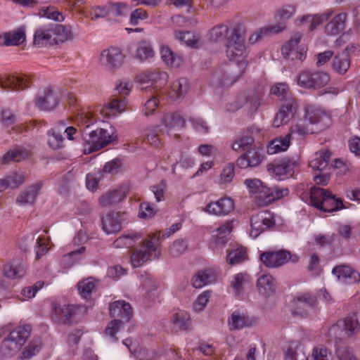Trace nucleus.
Instances as JSON below:
<instances>
[{"label": "nucleus", "mask_w": 360, "mask_h": 360, "mask_svg": "<svg viewBox=\"0 0 360 360\" xmlns=\"http://www.w3.org/2000/svg\"><path fill=\"white\" fill-rule=\"evenodd\" d=\"M210 39L214 42L224 41L226 54L228 58L245 71L247 66L248 47L243 30L238 26L229 27L220 24L214 27L209 32Z\"/></svg>", "instance_id": "obj_1"}, {"label": "nucleus", "mask_w": 360, "mask_h": 360, "mask_svg": "<svg viewBox=\"0 0 360 360\" xmlns=\"http://www.w3.org/2000/svg\"><path fill=\"white\" fill-rule=\"evenodd\" d=\"M157 239L155 236H149L142 240V236L139 233L129 232L117 238L112 245L116 248H134L139 243L131 255V263L133 267H139L148 260L158 257Z\"/></svg>", "instance_id": "obj_2"}, {"label": "nucleus", "mask_w": 360, "mask_h": 360, "mask_svg": "<svg viewBox=\"0 0 360 360\" xmlns=\"http://www.w3.org/2000/svg\"><path fill=\"white\" fill-rule=\"evenodd\" d=\"M117 139L115 130L98 128L90 132L83 134L84 152L85 154L97 151L112 143Z\"/></svg>", "instance_id": "obj_3"}, {"label": "nucleus", "mask_w": 360, "mask_h": 360, "mask_svg": "<svg viewBox=\"0 0 360 360\" xmlns=\"http://www.w3.org/2000/svg\"><path fill=\"white\" fill-rule=\"evenodd\" d=\"M30 335L29 326H19L12 330L1 343V352L6 357L15 355Z\"/></svg>", "instance_id": "obj_4"}, {"label": "nucleus", "mask_w": 360, "mask_h": 360, "mask_svg": "<svg viewBox=\"0 0 360 360\" xmlns=\"http://www.w3.org/2000/svg\"><path fill=\"white\" fill-rule=\"evenodd\" d=\"M310 198L313 205L323 212H331L343 208L341 199L335 198L329 191L321 188L312 187Z\"/></svg>", "instance_id": "obj_5"}, {"label": "nucleus", "mask_w": 360, "mask_h": 360, "mask_svg": "<svg viewBox=\"0 0 360 360\" xmlns=\"http://www.w3.org/2000/svg\"><path fill=\"white\" fill-rule=\"evenodd\" d=\"M303 34L300 32L294 34L292 37L285 42L281 48V54L291 60H304L307 55L306 47L301 44Z\"/></svg>", "instance_id": "obj_6"}, {"label": "nucleus", "mask_w": 360, "mask_h": 360, "mask_svg": "<svg viewBox=\"0 0 360 360\" xmlns=\"http://www.w3.org/2000/svg\"><path fill=\"white\" fill-rule=\"evenodd\" d=\"M261 262L269 268L280 267L290 260L293 262L298 261V257L295 255H292L287 250H281L274 252H264L260 255Z\"/></svg>", "instance_id": "obj_7"}, {"label": "nucleus", "mask_w": 360, "mask_h": 360, "mask_svg": "<svg viewBox=\"0 0 360 360\" xmlns=\"http://www.w3.org/2000/svg\"><path fill=\"white\" fill-rule=\"evenodd\" d=\"M275 224L274 215L271 212L264 210L253 214L250 219V235L257 238L263 231Z\"/></svg>", "instance_id": "obj_8"}, {"label": "nucleus", "mask_w": 360, "mask_h": 360, "mask_svg": "<svg viewBox=\"0 0 360 360\" xmlns=\"http://www.w3.org/2000/svg\"><path fill=\"white\" fill-rule=\"evenodd\" d=\"M62 25H47L37 28L34 33V44L38 46H46L56 42V33L64 31Z\"/></svg>", "instance_id": "obj_9"}, {"label": "nucleus", "mask_w": 360, "mask_h": 360, "mask_svg": "<svg viewBox=\"0 0 360 360\" xmlns=\"http://www.w3.org/2000/svg\"><path fill=\"white\" fill-rule=\"evenodd\" d=\"M124 58L125 56L120 48L111 46L102 51L99 62L108 70L115 71L123 65Z\"/></svg>", "instance_id": "obj_10"}, {"label": "nucleus", "mask_w": 360, "mask_h": 360, "mask_svg": "<svg viewBox=\"0 0 360 360\" xmlns=\"http://www.w3.org/2000/svg\"><path fill=\"white\" fill-rule=\"evenodd\" d=\"M304 118L316 132L324 130L330 124V117L322 110L312 105L305 108Z\"/></svg>", "instance_id": "obj_11"}, {"label": "nucleus", "mask_w": 360, "mask_h": 360, "mask_svg": "<svg viewBox=\"0 0 360 360\" xmlns=\"http://www.w3.org/2000/svg\"><path fill=\"white\" fill-rule=\"evenodd\" d=\"M60 100V93L51 87H48L39 94L35 99V105L44 111H52L58 106Z\"/></svg>", "instance_id": "obj_12"}, {"label": "nucleus", "mask_w": 360, "mask_h": 360, "mask_svg": "<svg viewBox=\"0 0 360 360\" xmlns=\"http://www.w3.org/2000/svg\"><path fill=\"white\" fill-rule=\"evenodd\" d=\"M251 197L254 198L257 205L263 207L267 205L270 188L266 186L263 182L258 179H246L245 181Z\"/></svg>", "instance_id": "obj_13"}, {"label": "nucleus", "mask_w": 360, "mask_h": 360, "mask_svg": "<svg viewBox=\"0 0 360 360\" xmlns=\"http://www.w3.org/2000/svg\"><path fill=\"white\" fill-rule=\"evenodd\" d=\"M31 84L30 78L25 75H0V87L7 90L20 91Z\"/></svg>", "instance_id": "obj_14"}, {"label": "nucleus", "mask_w": 360, "mask_h": 360, "mask_svg": "<svg viewBox=\"0 0 360 360\" xmlns=\"http://www.w3.org/2000/svg\"><path fill=\"white\" fill-rule=\"evenodd\" d=\"M297 104L294 98H287L281 105L273 120V125L278 127L287 123L296 113Z\"/></svg>", "instance_id": "obj_15"}, {"label": "nucleus", "mask_w": 360, "mask_h": 360, "mask_svg": "<svg viewBox=\"0 0 360 360\" xmlns=\"http://www.w3.org/2000/svg\"><path fill=\"white\" fill-rule=\"evenodd\" d=\"M234 210V202L229 197H223L216 201H211L204 209L209 214L224 217L228 215Z\"/></svg>", "instance_id": "obj_16"}, {"label": "nucleus", "mask_w": 360, "mask_h": 360, "mask_svg": "<svg viewBox=\"0 0 360 360\" xmlns=\"http://www.w3.org/2000/svg\"><path fill=\"white\" fill-rule=\"evenodd\" d=\"M139 81L142 84H150L153 89L158 90L167 82L168 75L166 72L158 69L147 70L139 76Z\"/></svg>", "instance_id": "obj_17"}, {"label": "nucleus", "mask_w": 360, "mask_h": 360, "mask_svg": "<svg viewBox=\"0 0 360 360\" xmlns=\"http://www.w3.org/2000/svg\"><path fill=\"white\" fill-rule=\"evenodd\" d=\"M126 213L112 212L102 218V229L107 234H113L120 231L125 221Z\"/></svg>", "instance_id": "obj_18"}, {"label": "nucleus", "mask_w": 360, "mask_h": 360, "mask_svg": "<svg viewBox=\"0 0 360 360\" xmlns=\"http://www.w3.org/2000/svg\"><path fill=\"white\" fill-rule=\"evenodd\" d=\"M316 304V297L309 294L304 293L295 297L292 303V311L295 315L304 316L312 310Z\"/></svg>", "instance_id": "obj_19"}, {"label": "nucleus", "mask_w": 360, "mask_h": 360, "mask_svg": "<svg viewBox=\"0 0 360 360\" xmlns=\"http://www.w3.org/2000/svg\"><path fill=\"white\" fill-rule=\"evenodd\" d=\"M129 191V186L127 184L122 185L115 190L103 194L98 199L99 205L103 207L112 206L126 198Z\"/></svg>", "instance_id": "obj_20"}, {"label": "nucleus", "mask_w": 360, "mask_h": 360, "mask_svg": "<svg viewBox=\"0 0 360 360\" xmlns=\"http://www.w3.org/2000/svg\"><path fill=\"white\" fill-rule=\"evenodd\" d=\"M262 149L252 146L238 158L237 165L240 168L256 167L262 162Z\"/></svg>", "instance_id": "obj_21"}, {"label": "nucleus", "mask_w": 360, "mask_h": 360, "mask_svg": "<svg viewBox=\"0 0 360 360\" xmlns=\"http://www.w3.org/2000/svg\"><path fill=\"white\" fill-rule=\"evenodd\" d=\"M126 101L123 99L115 98L106 105L97 107L96 112L103 118H110L125 110Z\"/></svg>", "instance_id": "obj_22"}, {"label": "nucleus", "mask_w": 360, "mask_h": 360, "mask_svg": "<svg viewBox=\"0 0 360 360\" xmlns=\"http://www.w3.org/2000/svg\"><path fill=\"white\" fill-rule=\"evenodd\" d=\"M110 314L115 319L127 322L132 316V309L129 303L124 300H118L110 304Z\"/></svg>", "instance_id": "obj_23"}, {"label": "nucleus", "mask_w": 360, "mask_h": 360, "mask_svg": "<svg viewBox=\"0 0 360 360\" xmlns=\"http://www.w3.org/2000/svg\"><path fill=\"white\" fill-rule=\"evenodd\" d=\"M332 274L337 277L338 281L345 283H355L360 279L359 274L346 264L335 266L332 270Z\"/></svg>", "instance_id": "obj_24"}, {"label": "nucleus", "mask_w": 360, "mask_h": 360, "mask_svg": "<svg viewBox=\"0 0 360 360\" xmlns=\"http://www.w3.org/2000/svg\"><path fill=\"white\" fill-rule=\"evenodd\" d=\"M233 229L232 221L227 220L212 231L214 243L219 247L224 246L229 240V236Z\"/></svg>", "instance_id": "obj_25"}, {"label": "nucleus", "mask_w": 360, "mask_h": 360, "mask_svg": "<svg viewBox=\"0 0 360 360\" xmlns=\"http://www.w3.org/2000/svg\"><path fill=\"white\" fill-rule=\"evenodd\" d=\"M339 327H342L343 332L347 336L357 333L359 330V323L356 314H353L338 321L337 325L330 328V333H335Z\"/></svg>", "instance_id": "obj_26"}, {"label": "nucleus", "mask_w": 360, "mask_h": 360, "mask_svg": "<svg viewBox=\"0 0 360 360\" xmlns=\"http://www.w3.org/2000/svg\"><path fill=\"white\" fill-rule=\"evenodd\" d=\"M231 286L237 295H240L252 286V278L246 272H240L233 276Z\"/></svg>", "instance_id": "obj_27"}, {"label": "nucleus", "mask_w": 360, "mask_h": 360, "mask_svg": "<svg viewBox=\"0 0 360 360\" xmlns=\"http://www.w3.org/2000/svg\"><path fill=\"white\" fill-rule=\"evenodd\" d=\"M31 151L22 146H17L8 150L1 158V164H8L11 162H20L27 158Z\"/></svg>", "instance_id": "obj_28"}, {"label": "nucleus", "mask_w": 360, "mask_h": 360, "mask_svg": "<svg viewBox=\"0 0 360 360\" xmlns=\"http://www.w3.org/2000/svg\"><path fill=\"white\" fill-rule=\"evenodd\" d=\"M238 70L234 71L235 65L230 68L229 71L216 72L214 75V79L217 80L222 86H229L235 83L245 72L240 71V67H238Z\"/></svg>", "instance_id": "obj_29"}, {"label": "nucleus", "mask_w": 360, "mask_h": 360, "mask_svg": "<svg viewBox=\"0 0 360 360\" xmlns=\"http://www.w3.org/2000/svg\"><path fill=\"white\" fill-rule=\"evenodd\" d=\"M42 187L41 183H37L25 189L16 198V203L20 206L32 205Z\"/></svg>", "instance_id": "obj_30"}, {"label": "nucleus", "mask_w": 360, "mask_h": 360, "mask_svg": "<svg viewBox=\"0 0 360 360\" xmlns=\"http://www.w3.org/2000/svg\"><path fill=\"white\" fill-rule=\"evenodd\" d=\"M347 17L346 13H341L335 15L325 26L326 34L336 36L342 32L345 28Z\"/></svg>", "instance_id": "obj_31"}, {"label": "nucleus", "mask_w": 360, "mask_h": 360, "mask_svg": "<svg viewBox=\"0 0 360 360\" xmlns=\"http://www.w3.org/2000/svg\"><path fill=\"white\" fill-rule=\"evenodd\" d=\"M75 314V308L72 305L63 304L54 308L51 319L57 323H68Z\"/></svg>", "instance_id": "obj_32"}, {"label": "nucleus", "mask_w": 360, "mask_h": 360, "mask_svg": "<svg viewBox=\"0 0 360 360\" xmlns=\"http://www.w3.org/2000/svg\"><path fill=\"white\" fill-rule=\"evenodd\" d=\"M257 288L259 293L264 297L272 295L275 290L273 277L270 274L261 275L257 281Z\"/></svg>", "instance_id": "obj_33"}, {"label": "nucleus", "mask_w": 360, "mask_h": 360, "mask_svg": "<svg viewBox=\"0 0 360 360\" xmlns=\"http://www.w3.org/2000/svg\"><path fill=\"white\" fill-rule=\"evenodd\" d=\"M161 123L167 131H169L172 129H181L184 127L185 121L180 113L168 112L163 115Z\"/></svg>", "instance_id": "obj_34"}, {"label": "nucleus", "mask_w": 360, "mask_h": 360, "mask_svg": "<svg viewBox=\"0 0 360 360\" xmlns=\"http://www.w3.org/2000/svg\"><path fill=\"white\" fill-rule=\"evenodd\" d=\"M216 274L211 269L198 271L191 280V284L195 288H201L206 285L214 282Z\"/></svg>", "instance_id": "obj_35"}, {"label": "nucleus", "mask_w": 360, "mask_h": 360, "mask_svg": "<svg viewBox=\"0 0 360 360\" xmlns=\"http://www.w3.org/2000/svg\"><path fill=\"white\" fill-rule=\"evenodd\" d=\"M160 54L161 60L167 66L178 67L182 63L181 57L174 53L173 51L165 44H162L160 45Z\"/></svg>", "instance_id": "obj_36"}, {"label": "nucleus", "mask_w": 360, "mask_h": 360, "mask_svg": "<svg viewBox=\"0 0 360 360\" xmlns=\"http://www.w3.org/2000/svg\"><path fill=\"white\" fill-rule=\"evenodd\" d=\"M189 83L187 79L180 78L173 82L168 91V96L172 99L182 98L188 92Z\"/></svg>", "instance_id": "obj_37"}, {"label": "nucleus", "mask_w": 360, "mask_h": 360, "mask_svg": "<svg viewBox=\"0 0 360 360\" xmlns=\"http://www.w3.org/2000/svg\"><path fill=\"white\" fill-rule=\"evenodd\" d=\"M290 134L273 139L267 146V153L274 155L285 151L290 146Z\"/></svg>", "instance_id": "obj_38"}, {"label": "nucleus", "mask_w": 360, "mask_h": 360, "mask_svg": "<svg viewBox=\"0 0 360 360\" xmlns=\"http://www.w3.org/2000/svg\"><path fill=\"white\" fill-rule=\"evenodd\" d=\"M252 319L238 311L232 313L229 319V326L231 330L241 329L252 324Z\"/></svg>", "instance_id": "obj_39"}, {"label": "nucleus", "mask_w": 360, "mask_h": 360, "mask_svg": "<svg viewBox=\"0 0 360 360\" xmlns=\"http://www.w3.org/2000/svg\"><path fill=\"white\" fill-rule=\"evenodd\" d=\"M330 158V153L328 150L318 151L310 160L309 166L314 170L322 172L328 167Z\"/></svg>", "instance_id": "obj_40"}, {"label": "nucleus", "mask_w": 360, "mask_h": 360, "mask_svg": "<svg viewBox=\"0 0 360 360\" xmlns=\"http://www.w3.org/2000/svg\"><path fill=\"white\" fill-rule=\"evenodd\" d=\"M292 166L285 160H282L275 165H269V172L277 177L279 180L284 179L292 171Z\"/></svg>", "instance_id": "obj_41"}, {"label": "nucleus", "mask_w": 360, "mask_h": 360, "mask_svg": "<svg viewBox=\"0 0 360 360\" xmlns=\"http://www.w3.org/2000/svg\"><path fill=\"white\" fill-rule=\"evenodd\" d=\"M25 40V32L22 29L8 32L0 36V44L4 46H18Z\"/></svg>", "instance_id": "obj_42"}, {"label": "nucleus", "mask_w": 360, "mask_h": 360, "mask_svg": "<svg viewBox=\"0 0 360 360\" xmlns=\"http://www.w3.org/2000/svg\"><path fill=\"white\" fill-rule=\"evenodd\" d=\"M172 329L176 332L186 330L190 326V316L184 311L175 313L171 317Z\"/></svg>", "instance_id": "obj_43"}, {"label": "nucleus", "mask_w": 360, "mask_h": 360, "mask_svg": "<svg viewBox=\"0 0 360 360\" xmlns=\"http://www.w3.org/2000/svg\"><path fill=\"white\" fill-rule=\"evenodd\" d=\"M154 55L155 51L148 41L143 40L137 43L134 54L137 59L144 61L153 58Z\"/></svg>", "instance_id": "obj_44"}, {"label": "nucleus", "mask_w": 360, "mask_h": 360, "mask_svg": "<svg viewBox=\"0 0 360 360\" xmlns=\"http://www.w3.org/2000/svg\"><path fill=\"white\" fill-rule=\"evenodd\" d=\"M175 39L181 44L191 48H198L200 43V37L191 32H177L175 33Z\"/></svg>", "instance_id": "obj_45"}, {"label": "nucleus", "mask_w": 360, "mask_h": 360, "mask_svg": "<svg viewBox=\"0 0 360 360\" xmlns=\"http://www.w3.org/2000/svg\"><path fill=\"white\" fill-rule=\"evenodd\" d=\"M255 142V139L250 135H241L236 137L231 143V148L236 152L248 150Z\"/></svg>", "instance_id": "obj_46"}, {"label": "nucleus", "mask_w": 360, "mask_h": 360, "mask_svg": "<svg viewBox=\"0 0 360 360\" xmlns=\"http://www.w3.org/2000/svg\"><path fill=\"white\" fill-rule=\"evenodd\" d=\"M3 271L4 276L8 278H20L25 273V265L22 262L8 263L4 266Z\"/></svg>", "instance_id": "obj_47"}, {"label": "nucleus", "mask_w": 360, "mask_h": 360, "mask_svg": "<svg viewBox=\"0 0 360 360\" xmlns=\"http://www.w3.org/2000/svg\"><path fill=\"white\" fill-rule=\"evenodd\" d=\"M248 259L246 248L238 246L228 252L226 262L231 265L240 264Z\"/></svg>", "instance_id": "obj_48"}, {"label": "nucleus", "mask_w": 360, "mask_h": 360, "mask_svg": "<svg viewBox=\"0 0 360 360\" xmlns=\"http://www.w3.org/2000/svg\"><path fill=\"white\" fill-rule=\"evenodd\" d=\"M313 133H316V131L313 127H311L307 120L304 118L303 120H299L295 123H294L292 125L290 131L288 134H290L291 136L292 134L305 136Z\"/></svg>", "instance_id": "obj_49"}, {"label": "nucleus", "mask_w": 360, "mask_h": 360, "mask_svg": "<svg viewBox=\"0 0 360 360\" xmlns=\"http://www.w3.org/2000/svg\"><path fill=\"white\" fill-rule=\"evenodd\" d=\"M77 290L83 298H89L96 288V281L92 278H88L78 283Z\"/></svg>", "instance_id": "obj_50"}, {"label": "nucleus", "mask_w": 360, "mask_h": 360, "mask_svg": "<svg viewBox=\"0 0 360 360\" xmlns=\"http://www.w3.org/2000/svg\"><path fill=\"white\" fill-rule=\"evenodd\" d=\"M124 321L118 319L112 320L105 328V335L109 336L112 341L115 342L118 340L117 335H120L124 330Z\"/></svg>", "instance_id": "obj_51"}, {"label": "nucleus", "mask_w": 360, "mask_h": 360, "mask_svg": "<svg viewBox=\"0 0 360 360\" xmlns=\"http://www.w3.org/2000/svg\"><path fill=\"white\" fill-rule=\"evenodd\" d=\"M350 67V60L347 53L336 56L333 62V70L340 74H345Z\"/></svg>", "instance_id": "obj_52"}, {"label": "nucleus", "mask_w": 360, "mask_h": 360, "mask_svg": "<svg viewBox=\"0 0 360 360\" xmlns=\"http://www.w3.org/2000/svg\"><path fill=\"white\" fill-rule=\"evenodd\" d=\"M38 15L41 18H46L58 22H62L65 20L62 13L57 10L54 6H44L39 10Z\"/></svg>", "instance_id": "obj_53"}, {"label": "nucleus", "mask_w": 360, "mask_h": 360, "mask_svg": "<svg viewBox=\"0 0 360 360\" xmlns=\"http://www.w3.org/2000/svg\"><path fill=\"white\" fill-rule=\"evenodd\" d=\"M330 11L326 12L321 15H304L301 18V21L309 20L311 24L309 27V30L313 31L318 26L321 25L324 21H326L331 15Z\"/></svg>", "instance_id": "obj_54"}, {"label": "nucleus", "mask_w": 360, "mask_h": 360, "mask_svg": "<svg viewBox=\"0 0 360 360\" xmlns=\"http://www.w3.org/2000/svg\"><path fill=\"white\" fill-rule=\"evenodd\" d=\"M49 145L53 149H59L64 146V139L60 131L57 129H52L49 134Z\"/></svg>", "instance_id": "obj_55"}, {"label": "nucleus", "mask_w": 360, "mask_h": 360, "mask_svg": "<svg viewBox=\"0 0 360 360\" xmlns=\"http://www.w3.org/2000/svg\"><path fill=\"white\" fill-rule=\"evenodd\" d=\"M41 347V341L39 338L32 339L24 349L22 354L25 359H30L37 354Z\"/></svg>", "instance_id": "obj_56"}, {"label": "nucleus", "mask_w": 360, "mask_h": 360, "mask_svg": "<svg viewBox=\"0 0 360 360\" xmlns=\"http://www.w3.org/2000/svg\"><path fill=\"white\" fill-rule=\"evenodd\" d=\"M271 94L281 99L286 101L292 98L289 92V88L286 83H278L271 88Z\"/></svg>", "instance_id": "obj_57"}, {"label": "nucleus", "mask_w": 360, "mask_h": 360, "mask_svg": "<svg viewBox=\"0 0 360 360\" xmlns=\"http://www.w3.org/2000/svg\"><path fill=\"white\" fill-rule=\"evenodd\" d=\"M159 131L158 125L149 127L146 129V140L151 146H158L160 144Z\"/></svg>", "instance_id": "obj_58"}, {"label": "nucleus", "mask_w": 360, "mask_h": 360, "mask_svg": "<svg viewBox=\"0 0 360 360\" xmlns=\"http://www.w3.org/2000/svg\"><path fill=\"white\" fill-rule=\"evenodd\" d=\"M95 115L94 112L91 111H82L77 115L76 122L78 124L88 127L96 122Z\"/></svg>", "instance_id": "obj_59"}, {"label": "nucleus", "mask_w": 360, "mask_h": 360, "mask_svg": "<svg viewBox=\"0 0 360 360\" xmlns=\"http://www.w3.org/2000/svg\"><path fill=\"white\" fill-rule=\"evenodd\" d=\"M313 72L304 70L297 76V84L305 89H313Z\"/></svg>", "instance_id": "obj_60"}, {"label": "nucleus", "mask_w": 360, "mask_h": 360, "mask_svg": "<svg viewBox=\"0 0 360 360\" xmlns=\"http://www.w3.org/2000/svg\"><path fill=\"white\" fill-rule=\"evenodd\" d=\"M304 355L298 345H292L285 352L284 360H304Z\"/></svg>", "instance_id": "obj_61"}, {"label": "nucleus", "mask_w": 360, "mask_h": 360, "mask_svg": "<svg viewBox=\"0 0 360 360\" xmlns=\"http://www.w3.org/2000/svg\"><path fill=\"white\" fill-rule=\"evenodd\" d=\"M309 360H332V356L327 348L319 347L312 350Z\"/></svg>", "instance_id": "obj_62"}, {"label": "nucleus", "mask_w": 360, "mask_h": 360, "mask_svg": "<svg viewBox=\"0 0 360 360\" xmlns=\"http://www.w3.org/2000/svg\"><path fill=\"white\" fill-rule=\"evenodd\" d=\"M104 179L101 170L89 174L86 176V187L89 190L94 191L98 187V183Z\"/></svg>", "instance_id": "obj_63"}, {"label": "nucleus", "mask_w": 360, "mask_h": 360, "mask_svg": "<svg viewBox=\"0 0 360 360\" xmlns=\"http://www.w3.org/2000/svg\"><path fill=\"white\" fill-rule=\"evenodd\" d=\"M313 89H316L326 86L330 81V76L323 72H313Z\"/></svg>", "instance_id": "obj_64"}]
</instances>
